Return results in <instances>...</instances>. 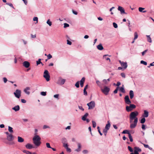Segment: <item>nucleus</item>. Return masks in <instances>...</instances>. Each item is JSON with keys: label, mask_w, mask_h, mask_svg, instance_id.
<instances>
[{"label": "nucleus", "mask_w": 154, "mask_h": 154, "mask_svg": "<svg viewBox=\"0 0 154 154\" xmlns=\"http://www.w3.org/2000/svg\"><path fill=\"white\" fill-rule=\"evenodd\" d=\"M32 140L33 143L37 146H39L41 144V142L40 141L41 138L38 135H35L32 139Z\"/></svg>", "instance_id": "1"}, {"label": "nucleus", "mask_w": 154, "mask_h": 154, "mask_svg": "<svg viewBox=\"0 0 154 154\" xmlns=\"http://www.w3.org/2000/svg\"><path fill=\"white\" fill-rule=\"evenodd\" d=\"M138 112L135 111L132 112L130 114V122L131 123L134 119H135L136 118H138L136 117L138 115Z\"/></svg>", "instance_id": "2"}, {"label": "nucleus", "mask_w": 154, "mask_h": 154, "mask_svg": "<svg viewBox=\"0 0 154 154\" xmlns=\"http://www.w3.org/2000/svg\"><path fill=\"white\" fill-rule=\"evenodd\" d=\"M43 77L45 78L47 81H48L50 79V76L48 71L45 70L44 72Z\"/></svg>", "instance_id": "3"}, {"label": "nucleus", "mask_w": 154, "mask_h": 154, "mask_svg": "<svg viewBox=\"0 0 154 154\" xmlns=\"http://www.w3.org/2000/svg\"><path fill=\"white\" fill-rule=\"evenodd\" d=\"M136 107V106L133 104H131L129 106H127L126 107V110L128 112H130L135 109Z\"/></svg>", "instance_id": "4"}, {"label": "nucleus", "mask_w": 154, "mask_h": 154, "mask_svg": "<svg viewBox=\"0 0 154 154\" xmlns=\"http://www.w3.org/2000/svg\"><path fill=\"white\" fill-rule=\"evenodd\" d=\"M110 88L106 86H104L103 89H101L102 91L106 95L108 94Z\"/></svg>", "instance_id": "5"}, {"label": "nucleus", "mask_w": 154, "mask_h": 154, "mask_svg": "<svg viewBox=\"0 0 154 154\" xmlns=\"http://www.w3.org/2000/svg\"><path fill=\"white\" fill-rule=\"evenodd\" d=\"M14 94L16 97L19 98L21 95V91L17 89Z\"/></svg>", "instance_id": "6"}, {"label": "nucleus", "mask_w": 154, "mask_h": 154, "mask_svg": "<svg viewBox=\"0 0 154 154\" xmlns=\"http://www.w3.org/2000/svg\"><path fill=\"white\" fill-rule=\"evenodd\" d=\"M138 122V118H136L135 119H134L133 123L132 122L131 123V124L130 125V128L131 129H133L137 125V123Z\"/></svg>", "instance_id": "7"}, {"label": "nucleus", "mask_w": 154, "mask_h": 154, "mask_svg": "<svg viewBox=\"0 0 154 154\" xmlns=\"http://www.w3.org/2000/svg\"><path fill=\"white\" fill-rule=\"evenodd\" d=\"M87 105L88 106V109H93L95 106L94 102L91 101L90 102L87 103Z\"/></svg>", "instance_id": "8"}, {"label": "nucleus", "mask_w": 154, "mask_h": 154, "mask_svg": "<svg viewBox=\"0 0 154 154\" xmlns=\"http://www.w3.org/2000/svg\"><path fill=\"white\" fill-rule=\"evenodd\" d=\"M65 82V79H62L61 77H59L57 82V83L59 85H62Z\"/></svg>", "instance_id": "9"}, {"label": "nucleus", "mask_w": 154, "mask_h": 154, "mask_svg": "<svg viewBox=\"0 0 154 154\" xmlns=\"http://www.w3.org/2000/svg\"><path fill=\"white\" fill-rule=\"evenodd\" d=\"M125 102L126 104H129L131 103V102L129 99L128 96H126L125 97Z\"/></svg>", "instance_id": "10"}, {"label": "nucleus", "mask_w": 154, "mask_h": 154, "mask_svg": "<svg viewBox=\"0 0 154 154\" xmlns=\"http://www.w3.org/2000/svg\"><path fill=\"white\" fill-rule=\"evenodd\" d=\"M119 62L121 64V66H122L123 67V68L125 69H126L127 68L128 65L126 62H122L120 60L119 61Z\"/></svg>", "instance_id": "11"}, {"label": "nucleus", "mask_w": 154, "mask_h": 154, "mask_svg": "<svg viewBox=\"0 0 154 154\" xmlns=\"http://www.w3.org/2000/svg\"><path fill=\"white\" fill-rule=\"evenodd\" d=\"M134 154H139L138 152H141V150L139 147H134Z\"/></svg>", "instance_id": "12"}, {"label": "nucleus", "mask_w": 154, "mask_h": 154, "mask_svg": "<svg viewBox=\"0 0 154 154\" xmlns=\"http://www.w3.org/2000/svg\"><path fill=\"white\" fill-rule=\"evenodd\" d=\"M14 139L13 136L11 134H8L7 136V139L9 141H11Z\"/></svg>", "instance_id": "13"}, {"label": "nucleus", "mask_w": 154, "mask_h": 154, "mask_svg": "<svg viewBox=\"0 0 154 154\" xmlns=\"http://www.w3.org/2000/svg\"><path fill=\"white\" fill-rule=\"evenodd\" d=\"M118 9L119 11L121 12V14H126V13L125 12L124 9L122 7L120 6H119Z\"/></svg>", "instance_id": "14"}, {"label": "nucleus", "mask_w": 154, "mask_h": 154, "mask_svg": "<svg viewBox=\"0 0 154 154\" xmlns=\"http://www.w3.org/2000/svg\"><path fill=\"white\" fill-rule=\"evenodd\" d=\"M23 65L26 68H28L30 66V63H29L26 61H24L23 63Z\"/></svg>", "instance_id": "15"}, {"label": "nucleus", "mask_w": 154, "mask_h": 154, "mask_svg": "<svg viewBox=\"0 0 154 154\" xmlns=\"http://www.w3.org/2000/svg\"><path fill=\"white\" fill-rule=\"evenodd\" d=\"M30 90V88L29 87H27L24 90V92L27 94H29L30 92L29 90Z\"/></svg>", "instance_id": "16"}, {"label": "nucleus", "mask_w": 154, "mask_h": 154, "mask_svg": "<svg viewBox=\"0 0 154 154\" xmlns=\"http://www.w3.org/2000/svg\"><path fill=\"white\" fill-rule=\"evenodd\" d=\"M77 145L78 146V149L75 150V151H76L77 152H79L81 150V145L80 143H78Z\"/></svg>", "instance_id": "17"}, {"label": "nucleus", "mask_w": 154, "mask_h": 154, "mask_svg": "<svg viewBox=\"0 0 154 154\" xmlns=\"http://www.w3.org/2000/svg\"><path fill=\"white\" fill-rule=\"evenodd\" d=\"M25 146L27 149H30L34 148L32 144L29 143L26 144V145Z\"/></svg>", "instance_id": "18"}, {"label": "nucleus", "mask_w": 154, "mask_h": 154, "mask_svg": "<svg viewBox=\"0 0 154 154\" xmlns=\"http://www.w3.org/2000/svg\"><path fill=\"white\" fill-rule=\"evenodd\" d=\"M85 77H83L80 81V86L81 87H82L84 85V82H85Z\"/></svg>", "instance_id": "19"}, {"label": "nucleus", "mask_w": 154, "mask_h": 154, "mask_svg": "<svg viewBox=\"0 0 154 154\" xmlns=\"http://www.w3.org/2000/svg\"><path fill=\"white\" fill-rule=\"evenodd\" d=\"M149 116V112L146 110H144V113L143 115V116L144 117H147Z\"/></svg>", "instance_id": "20"}, {"label": "nucleus", "mask_w": 154, "mask_h": 154, "mask_svg": "<svg viewBox=\"0 0 154 154\" xmlns=\"http://www.w3.org/2000/svg\"><path fill=\"white\" fill-rule=\"evenodd\" d=\"M20 107L19 105H17L12 108V109L15 111H17L20 110Z\"/></svg>", "instance_id": "21"}, {"label": "nucleus", "mask_w": 154, "mask_h": 154, "mask_svg": "<svg viewBox=\"0 0 154 154\" xmlns=\"http://www.w3.org/2000/svg\"><path fill=\"white\" fill-rule=\"evenodd\" d=\"M129 95L130 98L131 99H132L134 96V94L133 91L132 90H131L130 91Z\"/></svg>", "instance_id": "22"}, {"label": "nucleus", "mask_w": 154, "mask_h": 154, "mask_svg": "<svg viewBox=\"0 0 154 154\" xmlns=\"http://www.w3.org/2000/svg\"><path fill=\"white\" fill-rule=\"evenodd\" d=\"M110 127V122L109 121H108L107 122V124H106V125L105 126V128L107 130H109Z\"/></svg>", "instance_id": "23"}, {"label": "nucleus", "mask_w": 154, "mask_h": 154, "mask_svg": "<svg viewBox=\"0 0 154 154\" xmlns=\"http://www.w3.org/2000/svg\"><path fill=\"white\" fill-rule=\"evenodd\" d=\"M18 141L19 143H22L24 141V139L22 137L18 136Z\"/></svg>", "instance_id": "24"}, {"label": "nucleus", "mask_w": 154, "mask_h": 154, "mask_svg": "<svg viewBox=\"0 0 154 154\" xmlns=\"http://www.w3.org/2000/svg\"><path fill=\"white\" fill-rule=\"evenodd\" d=\"M97 48L100 50H102L103 49V48L101 44H100L97 46Z\"/></svg>", "instance_id": "25"}, {"label": "nucleus", "mask_w": 154, "mask_h": 154, "mask_svg": "<svg viewBox=\"0 0 154 154\" xmlns=\"http://www.w3.org/2000/svg\"><path fill=\"white\" fill-rule=\"evenodd\" d=\"M88 114L87 113H86L85 115L82 117V119L83 121H85L86 118L88 116Z\"/></svg>", "instance_id": "26"}, {"label": "nucleus", "mask_w": 154, "mask_h": 154, "mask_svg": "<svg viewBox=\"0 0 154 154\" xmlns=\"http://www.w3.org/2000/svg\"><path fill=\"white\" fill-rule=\"evenodd\" d=\"M145 9L144 8L142 7H139L138 8L139 11L140 12H142L143 13H145L146 12V11H143Z\"/></svg>", "instance_id": "27"}, {"label": "nucleus", "mask_w": 154, "mask_h": 154, "mask_svg": "<svg viewBox=\"0 0 154 154\" xmlns=\"http://www.w3.org/2000/svg\"><path fill=\"white\" fill-rule=\"evenodd\" d=\"M147 38V40L148 42L150 43L152 42V41L151 38L150 37L149 35H146Z\"/></svg>", "instance_id": "28"}, {"label": "nucleus", "mask_w": 154, "mask_h": 154, "mask_svg": "<svg viewBox=\"0 0 154 154\" xmlns=\"http://www.w3.org/2000/svg\"><path fill=\"white\" fill-rule=\"evenodd\" d=\"M138 37V35L137 34V32H135L134 33V40H136L137 39Z\"/></svg>", "instance_id": "29"}, {"label": "nucleus", "mask_w": 154, "mask_h": 154, "mask_svg": "<svg viewBox=\"0 0 154 154\" xmlns=\"http://www.w3.org/2000/svg\"><path fill=\"white\" fill-rule=\"evenodd\" d=\"M122 133L124 134H128V135H129V134H130L129 133V131L127 130H125L123 131L122 132Z\"/></svg>", "instance_id": "30"}, {"label": "nucleus", "mask_w": 154, "mask_h": 154, "mask_svg": "<svg viewBox=\"0 0 154 154\" xmlns=\"http://www.w3.org/2000/svg\"><path fill=\"white\" fill-rule=\"evenodd\" d=\"M62 142L63 144H64V143H66L67 142V140L66 138H63L62 139Z\"/></svg>", "instance_id": "31"}, {"label": "nucleus", "mask_w": 154, "mask_h": 154, "mask_svg": "<svg viewBox=\"0 0 154 154\" xmlns=\"http://www.w3.org/2000/svg\"><path fill=\"white\" fill-rule=\"evenodd\" d=\"M146 121V119L145 118V117H144V118H142L141 120H140V123L142 124L144 123Z\"/></svg>", "instance_id": "32"}, {"label": "nucleus", "mask_w": 154, "mask_h": 154, "mask_svg": "<svg viewBox=\"0 0 154 154\" xmlns=\"http://www.w3.org/2000/svg\"><path fill=\"white\" fill-rule=\"evenodd\" d=\"M23 152L24 153H25L27 154H32V152H30L29 151H27V150H23Z\"/></svg>", "instance_id": "33"}, {"label": "nucleus", "mask_w": 154, "mask_h": 154, "mask_svg": "<svg viewBox=\"0 0 154 154\" xmlns=\"http://www.w3.org/2000/svg\"><path fill=\"white\" fill-rule=\"evenodd\" d=\"M12 129H13V128L12 127H11L10 126H8V130L9 132H10L11 133H13V130Z\"/></svg>", "instance_id": "34"}, {"label": "nucleus", "mask_w": 154, "mask_h": 154, "mask_svg": "<svg viewBox=\"0 0 154 154\" xmlns=\"http://www.w3.org/2000/svg\"><path fill=\"white\" fill-rule=\"evenodd\" d=\"M128 137L130 139V141L131 142H132L133 141V139L131 134H129V135H128Z\"/></svg>", "instance_id": "35"}, {"label": "nucleus", "mask_w": 154, "mask_h": 154, "mask_svg": "<svg viewBox=\"0 0 154 154\" xmlns=\"http://www.w3.org/2000/svg\"><path fill=\"white\" fill-rule=\"evenodd\" d=\"M108 55L107 54H106V55H104L103 56V58H104L106 59V60H109V62L110 61V59L109 58H108V57H107V58H106L105 57L107 56H108Z\"/></svg>", "instance_id": "36"}, {"label": "nucleus", "mask_w": 154, "mask_h": 154, "mask_svg": "<svg viewBox=\"0 0 154 154\" xmlns=\"http://www.w3.org/2000/svg\"><path fill=\"white\" fill-rule=\"evenodd\" d=\"M96 83L99 86H101L102 84L101 82L97 80L96 81Z\"/></svg>", "instance_id": "37"}, {"label": "nucleus", "mask_w": 154, "mask_h": 154, "mask_svg": "<svg viewBox=\"0 0 154 154\" xmlns=\"http://www.w3.org/2000/svg\"><path fill=\"white\" fill-rule=\"evenodd\" d=\"M120 90L122 93H124L125 92V90L123 88V87H121L120 89Z\"/></svg>", "instance_id": "38"}, {"label": "nucleus", "mask_w": 154, "mask_h": 154, "mask_svg": "<svg viewBox=\"0 0 154 154\" xmlns=\"http://www.w3.org/2000/svg\"><path fill=\"white\" fill-rule=\"evenodd\" d=\"M47 23L50 26L52 25V23L50 21L49 19L48 20Z\"/></svg>", "instance_id": "39"}, {"label": "nucleus", "mask_w": 154, "mask_h": 154, "mask_svg": "<svg viewBox=\"0 0 154 154\" xmlns=\"http://www.w3.org/2000/svg\"><path fill=\"white\" fill-rule=\"evenodd\" d=\"M41 60L40 59H39L37 61V65H38L40 64H42V62L41 61Z\"/></svg>", "instance_id": "40"}, {"label": "nucleus", "mask_w": 154, "mask_h": 154, "mask_svg": "<svg viewBox=\"0 0 154 154\" xmlns=\"http://www.w3.org/2000/svg\"><path fill=\"white\" fill-rule=\"evenodd\" d=\"M79 82L78 81L77 82L75 83V86L77 88H78L79 87Z\"/></svg>", "instance_id": "41"}, {"label": "nucleus", "mask_w": 154, "mask_h": 154, "mask_svg": "<svg viewBox=\"0 0 154 154\" xmlns=\"http://www.w3.org/2000/svg\"><path fill=\"white\" fill-rule=\"evenodd\" d=\"M92 122L93 127L94 128H95L96 127V123L95 121H92Z\"/></svg>", "instance_id": "42"}, {"label": "nucleus", "mask_w": 154, "mask_h": 154, "mask_svg": "<svg viewBox=\"0 0 154 154\" xmlns=\"http://www.w3.org/2000/svg\"><path fill=\"white\" fill-rule=\"evenodd\" d=\"M33 20L34 21H36V23H38V18L37 17H34L33 18Z\"/></svg>", "instance_id": "43"}, {"label": "nucleus", "mask_w": 154, "mask_h": 154, "mask_svg": "<svg viewBox=\"0 0 154 154\" xmlns=\"http://www.w3.org/2000/svg\"><path fill=\"white\" fill-rule=\"evenodd\" d=\"M140 63H141L145 65H146L147 64V63L145 61H144L143 60H141L140 61Z\"/></svg>", "instance_id": "44"}, {"label": "nucleus", "mask_w": 154, "mask_h": 154, "mask_svg": "<svg viewBox=\"0 0 154 154\" xmlns=\"http://www.w3.org/2000/svg\"><path fill=\"white\" fill-rule=\"evenodd\" d=\"M128 149L131 152H133V150L131 148V147L130 146H128Z\"/></svg>", "instance_id": "45"}, {"label": "nucleus", "mask_w": 154, "mask_h": 154, "mask_svg": "<svg viewBox=\"0 0 154 154\" xmlns=\"http://www.w3.org/2000/svg\"><path fill=\"white\" fill-rule=\"evenodd\" d=\"M148 51V50L147 49H146V50H145L144 51H143V52H142V56H143L144 55V54H145Z\"/></svg>", "instance_id": "46"}, {"label": "nucleus", "mask_w": 154, "mask_h": 154, "mask_svg": "<svg viewBox=\"0 0 154 154\" xmlns=\"http://www.w3.org/2000/svg\"><path fill=\"white\" fill-rule=\"evenodd\" d=\"M46 146L47 148H51V146H50V144L49 143H46Z\"/></svg>", "instance_id": "47"}, {"label": "nucleus", "mask_w": 154, "mask_h": 154, "mask_svg": "<svg viewBox=\"0 0 154 154\" xmlns=\"http://www.w3.org/2000/svg\"><path fill=\"white\" fill-rule=\"evenodd\" d=\"M113 25L114 28H117L118 27L117 24L116 23H113Z\"/></svg>", "instance_id": "48"}, {"label": "nucleus", "mask_w": 154, "mask_h": 154, "mask_svg": "<svg viewBox=\"0 0 154 154\" xmlns=\"http://www.w3.org/2000/svg\"><path fill=\"white\" fill-rule=\"evenodd\" d=\"M41 94L42 95L45 96L46 95V92L42 91L41 92Z\"/></svg>", "instance_id": "49"}, {"label": "nucleus", "mask_w": 154, "mask_h": 154, "mask_svg": "<svg viewBox=\"0 0 154 154\" xmlns=\"http://www.w3.org/2000/svg\"><path fill=\"white\" fill-rule=\"evenodd\" d=\"M48 59H50L52 57V56L50 54H49L47 55Z\"/></svg>", "instance_id": "50"}, {"label": "nucleus", "mask_w": 154, "mask_h": 154, "mask_svg": "<svg viewBox=\"0 0 154 154\" xmlns=\"http://www.w3.org/2000/svg\"><path fill=\"white\" fill-rule=\"evenodd\" d=\"M63 144V146L66 148H67L68 147V145L67 143H64V144Z\"/></svg>", "instance_id": "51"}, {"label": "nucleus", "mask_w": 154, "mask_h": 154, "mask_svg": "<svg viewBox=\"0 0 154 154\" xmlns=\"http://www.w3.org/2000/svg\"><path fill=\"white\" fill-rule=\"evenodd\" d=\"M64 27L65 28L69 27V24L67 23H64Z\"/></svg>", "instance_id": "52"}, {"label": "nucleus", "mask_w": 154, "mask_h": 154, "mask_svg": "<svg viewBox=\"0 0 154 154\" xmlns=\"http://www.w3.org/2000/svg\"><path fill=\"white\" fill-rule=\"evenodd\" d=\"M6 4L9 5V6L12 7V8H14L13 5L11 3H6Z\"/></svg>", "instance_id": "53"}, {"label": "nucleus", "mask_w": 154, "mask_h": 154, "mask_svg": "<svg viewBox=\"0 0 154 154\" xmlns=\"http://www.w3.org/2000/svg\"><path fill=\"white\" fill-rule=\"evenodd\" d=\"M59 94H56L54 95V97L55 98H57V99H59Z\"/></svg>", "instance_id": "54"}, {"label": "nucleus", "mask_w": 154, "mask_h": 154, "mask_svg": "<svg viewBox=\"0 0 154 154\" xmlns=\"http://www.w3.org/2000/svg\"><path fill=\"white\" fill-rule=\"evenodd\" d=\"M118 87H117L116 89L114 91V94H116L118 92Z\"/></svg>", "instance_id": "55"}, {"label": "nucleus", "mask_w": 154, "mask_h": 154, "mask_svg": "<svg viewBox=\"0 0 154 154\" xmlns=\"http://www.w3.org/2000/svg\"><path fill=\"white\" fill-rule=\"evenodd\" d=\"M121 75L123 78H125V75L124 73H122Z\"/></svg>", "instance_id": "56"}, {"label": "nucleus", "mask_w": 154, "mask_h": 154, "mask_svg": "<svg viewBox=\"0 0 154 154\" xmlns=\"http://www.w3.org/2000/svg\"><path fill=\"white\" fill-rule=\"evenodd\" d=\"M82 152L84 154H86L88 152V151L87 150H84Z\"/></svg>", "instance_id": "57"}, {"label": "nucleus", "mask_w": 154, "mask_h": 154, "mask_svg": "<svg viewBox=\"0 0 154 154\" xmlns=\"http://www.w3.org/2000/svg\"><path fill=\"white\" fill-rule=\"evenodd\" d=\"M103 82L104 83V84H107L108 83L107 82V80L106 79H103Z\"/></svg>", "instance_id": "58"}, {"label": "nucleus", "mask_w": 154, "mask_h": 154, "mask_svg": "<svg viewBox=\"0 0 154 154\" xmlns=\"http://www.w3.org/2000/svg\"><path fill=\"white\" fill-rule=\"evenodd\" d=\"M108 130H107L106 129H104L103 131V133H107Z\"/></svg>", "instance_id": "59"}, {"label": "nucleus", "mask_w": 154, "mask_h": 154, "mask_svg": "<svg viewBox=\"0 0 154 154\" xmlns=\"http://www.w3.org/2000/svg\"><path fill=\"white\" fill-rule=\"evenodd\" d=\"M66 149V151L67 152H70L71 151V150L70 148L68 147Z\"/></svg>", "instance_id": "60"}, {"label": "nucleus", "mask_w": 154, "mask_h": 154, "mask_svg": "<svg viewBox=\"0 0 154 154\" xmlns=\"http://www.w3.org/2000/svg\"><path fill=\"white\" fill-rule=\"evenodd\" d=\"M67 44L69 45H71L72 44V42L70 41L69 40H67Z\"/></svg>", "instance_id": "61"}, {"label": "nucleus", "mask_w": 154, "mask_h": 154, "mask_svg": "<svg viewBox=\"0 0 154 154\" xmlns=\"http://www.w3.org/2000/svg\"><path fill=\"white\" fill-rule=\"evenodd\" d=\"M84 94L86 96L87 95V92L86 90L84 89Z\"/></svg>", "instance_id": "62"}, {"label": "nucleus", "mask_w": 154, "mask_h": 154, "mask_svg": "<svg viewBox=\"0 0 154 154\" xmlns=\"http://www.w3.org/2000/svg\"><path fill=\"white\" fill-rule=\"evenodd\" d=\"M49 128V127L46 125H44L43 127V129H45L47 128Z\"/></svg>", "instance_id": "63"}, {"label": "nucleus", "mask_w": 154, "mask_h": 154, "mask_svg": "<svg viewBox=\"0 0 154 154\" xmlns=\"http://www.w3.org/2000/svg\"><path fill=\"white\" fill-rule=\"evenodd\" d=\"M72 12L73 13V14H75V15H77L78 14V13L77 12L74 11V10H72Z\"/></svg>", "instance_id": "64"}]
</instances>
